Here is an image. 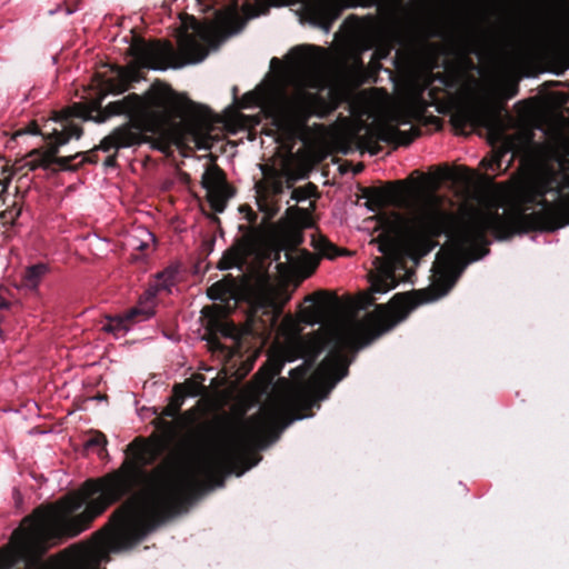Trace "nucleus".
I'll list each match as a JSON object with an SVG mask.
<instances>
[{"label":"nucleus","mask_w":569,"mask_h":569,"mask_svg":"<svg viewBox=\"0 0 569 569\" xmlns=\"http://www.w3.org/2000/svg\"><path fill=\"white\" fill-rule=\"evenodd\" d=\"M296 214H299V216H302V217H307L308 216V211L303 208H300L298 206H292V207H289L287 209V216L292 218L295 217Z\"/></svg>","instance_id":"c756f323"},{"label":"nucleus","mask_w":569,"mask_h":569,"mask_svg":"<svg viewBox=\"0 0 569 569\" xmlns=\"http://www.w3.org/2000/svg\"><path fill=\"white\" fill-rule=\"evenodd\" d=\"M274 63H279V59L278 58H272L271 64H274Z\"/></svg>","instance_id":"58836bf2"},{"label":"nucleus","mask_w":569,"mask_h":569,"mask_svg":"<svg viewBox=\"0 0 569 569\" xmlns=\"http://www.w3.org/2000/svg\"><path fill=\"white\" fill-rule=\"evenodd\" d=\"M418 136L419 130L401 131L392 124L380 122L367 131L365 141L368 151L371 154H378L381 151L380 141L396 146H408Z\"/></svg>","instance_id":"0eeeda50"},{"label":"nucleus","mask_w":569,"mask_h":569,"mask_svg":"<svg viewBox=\"0 0 569 569\" xmlns=\"http://www.w3.org/2000/svg\"><path fill=\"white\" fill-rule=\"evenodd\" d=\"M290 56L292 61L288 83L291 89H274L268 98V104L278 127L295 133L307 127L312 116L326 117L332 107L320 93L327 88L323 49L298 46L291 49Z\"/></svg>","instance_id":"20e7f679"},{"label":"nucleus","mask_w":569,"mask_h":569,"mask_svg":"<svg viewBox=\"0 0 569 569\" xmlns=\"http://www.w3.org/2000/svg\"><path fill=\"white\" fill-rule=\"evenodd\" d=\"M361 170H362V167H361V166H359V167H357V169L355 170V173H358V172H360Z\"/></svg>","instance_id":"79ce46f5"},{"label":"nucleus","mask_w":569,"mask_h":569,"mask_svg":"<svg viewBox=\"0 0 569 569\" xmlns=\"http://www.w3.org/2000/svg\"><path fill=\"white\" fill-rule=\"evenodd\" d=\"M131 322L127 319L126 313L116 317H106L101 322V330L111 333L116 338L122 337L130 329Z\"/></svg>","instance_id":"a211bd4d"},{"label":"nucleus","mask_w":569,"mask_h":569,"mask_svg":"<svg viewBox=\"0 0 569 569\" xmlns=\"http://www.w3.org/2000/svg\"><path fill=\"white\" fill-rule=\"evenodd\" d=\"M50 272L49 264L38 262L26 268L22 282L29 290H38L42 278Z\"/></svg>","instance_id":"dca6fc26"},{"label":"nucleus","mask_w":569,"mask_h":569,"mask_svg":"<svg viewBox=\"0 0 569 569\" xmlns=\"http://www.w3.org/2000/svg\"><path fill=\"white\" fill-rule=\"evenodd\" d=\"M257 218V214L254 212H251L249 216V220L252 222Z\"/></svg>","instance_id":"e433bc0d"},{"label":"nucleus","mask_w":569,"mask_h":569,"mask_svg":"<svg viewBox=\"0 0 569 569\" xmlns=\"http://www.w3.org/2000/svg\"><path fill=\"white\" fill-rule=\"evenodd\" d=\"M483 121L485 119L481 111L475 108L462 109L452 117L453 126L460 129L467 126L476 127L482 124Z\"/></svg>","instance_id":"f3484780"},{"label":"nucleus","mask_w":569,"mask_h":569,"mask_svg":"<svg viewBox=\"0 0 569 569\" xmlns=\"http://www.w3.org/2000/svg\"><path fill=\"white\" fill-rule=\"evenodd\" d=\"M453 283L455 279L449 278L438 292L427 289L397 293L389 303L376 306L366 326L326 325L307 335L290 313L278 323L284 301L274 289L266 288L253 297L244 325L212 316L207 320L203 338L210 351L227 350L226 356H261L273 333L264 356H320L325 351L326 356H347L392 330L417 307L445 296Z\"/></svg>","instance_id":"f03ea898"},{"label":"nucleus","mask_w":569,"mask_h":569,"mask_svg":"<svg viewBox=\"0 0 569 569\" xmlns=\"http://www.w3.org/2000/svg\"><path fill=\"white\" fill-rule=\"evenodd\" d=\"M281 250H284L286 263L293 272L298 273L299 276L307 278L316 270L318 261L307 250H300L293 246L287 248L284 244H282L274 254L276 261L280 259Z\"/></svg>","instance_id":"9d476101"},{"label":"nucleus","mask_w":569,"mask_h":569,"mask_svg":"<svg viewBox=\"0 0 569 569\" xmlns=\"http://www.w3.org/2000/svg\"><path fill=\"white\" fill-rule=\"evenodd\" d=\"M194 413L191 411L186 412L181 419L183 418L184 422L188 423L193 419Z\"/></svg>","instance_id":"72a5a7b5"},{"label":"nucleus","mask_w":569,"mask_h":569,"mask_svg":"<svg viewBox=\"0 0 569 569\" xmlns=\"http://www.w3.org/2000/svg\"><path fill=\"white\" fill-rule=\"evenodd\" d=\"M12 171L10 170L8 162L3 157L0 156V187L6 190L11 182Z\"/></svg>","instance_id":"bb28decb"},{"label":"nucleus","mask_w":569,"mask_h":569,"mask_svg":"<svg viewBox=\"0 0 569 569\" xmlns=\"http://www.w3.org/2000/svg\"><path fill=\"white\" fill-rule=\"evenodd\" d=\"M232 197V191L230 190H214L207 192V198L210 203V207L216 212H223L227 206V200Z\"/></svg>","instance_id":"412c9836"},{"label":"nucleus","mask_w":569,"mask_h":569,"mask_svg":"<svg viewBox=\"0 0 569 569\" xmlns=\"http://www.w3.org/2000/svg\"><path fill=\"white\" fill-rule=\"evenodd\" d=\"M273 189H274V193H277V194L280 193L282 191L281 183H277Z\"/></svg>","instance_id":"f704fd0d"},{"label":"nucleus","mask_w":569,"mask_h":569,"mask_svg":"<svg viewBox=\"0 0 569 569\" xmlns=\"http://www.w3.org/2000/svg\"><path fill=\"white\" fill-rule=\"evenodd\" d=\"M270 6H287L291 3V0H268Z\"/></svg>","instance_id":"473e14b6"},{"label":"nucleus","mask_w":569,"mask_h":569,"mask_svg":"<svg viewBox=\"0 0 569 569\" xmlns=\"http://www.w3.org/2000/svg\"><path fill=\"white\" fill-rule=\"evenodd\" d=\"M305 301L311 302L312 305L301 310L300 321L310 326L322 323L328 308L326 292L319 291L315 295L307 296Z\"/></svg>","instance_id":"9b49d317"},{"label":"nucleus","mask_w":569,"mask_h":569,"mask_svg":"<svg viewBox=\"0 0 569 569\" xmlns=\"http://www.w3.org/2000/svg\"><path fill=\"white\" fill-rule=\"evenodd\" d=\"M133 80H136L134 70L120 69L117 79L108 81V89L114 92H124Z\"/></svg>","instance_id":"aec40b11"},{"label":"nucleus","mask_w":569,"mask_h":569,"mask_svg":"<svg viewBox=\"0 0 569 569\" xmlns=\"http://www.w3.org/2000/svg\"><path fill=\"white\" fill-rule=\"evenodd\" d=\"M201 186L207 190V192L214 190H230L223 170L217 164H210L206 168L201 177Z\"/></svg>","instance_id":"2eb2a0df"},{"label":"nucleus","mask_w":569,"mask_h":569,"mask_svg":"<svg viewBox=\"0 0 569 569\" xmlns=\"http://www.w3.org/2000/svg\"><path fill=\"white\" fill-rule=\"evenodd\" d=\"M228 268H230V264H222V263L220 264V269H228Z\"/></svg>","instance_id":"ea45409f"},{"label":"nucleus","mask_w":569,"mask_h":569,"mask_svg":"<svg viewBox=\"0 0 569 569\" xmlns=\"http://www.w3.org/2000/svg\"><path fill=\"white\" fill-rule=\"evenodd\" d=\"M118 150H114V152L112 154H109L104 161H103V164L104 167H111V168H114L118 166V162H117V156H118Z\"/></svg>","instance_id":"2f4dec72"},{"label":"nucleus","mask_w":569,"mask_h":569,"mask_svg":"<svg viewBox=\"0 0 569 569\" xmlns=\"http://www.w3.org/2000/svg\"><path fill=\"white\" fill-rule=\"evenodd\" d=\"M22 214V204L14 200L13 203L6 210L0 212V223L6 229V232H16L20 227L19 218Z\"/></svg>","instance_id":"6ab92c4d"},{"label":"nucleus","mask_w":569,"mask_h":569,"mask_svg":"<svg viewBox=\"0 0 569 569\" xmlns=\"http://www.w3.org/2000/svg\"><path fill=\"white\" fill-rule=\"evenodd\" d=\"M178 278V268L173 266H169L162 271L154 274L153 280H151L146 288L148 297H154L161 292H166L170 295L172 292V288L177 284Z\"/></svg>","instance_id":"f8f14e48"},{"label":"nucleus","mask_w":569,"mask_h":569,"mask_svg":"<svg viewBox=\"0 0 569 569\" xmlns=\"http://www.w3.org/2000/svg\"><path fill=\"white\" fill-rule=\"evenodd\" d=\"M293 242H295V244L299 243L300 242V236H295Z\"/></svg>","instance_id":"4c0bfd02"},{"label":"nucleus","mask_w":569,"mask_h":569,"mask_svg":"<svg viewBox=\"0 0 569 569\" xmlns=\"http://www.w3.org/2000/svg\"><path fill=\"white\" fill-rule=\"evenodd\" d=\"M317 249L323 257H326L328 259H335L336 257L342 254V252L339 250V248L336 247L330 241H328L327 239H320L317 244Z\"/></svg>","instance_id":"393cba45"},{"label":"nucleus","mask_w":569,"mask_h":569,"mask_svg":"<svg viewBox=\"0 0 569 569\" xmlns=\"http://www.w3.org/2000/svg\"><path fill=\"white\" fill-rule=\"evenodd\" d=\"M395 284H388L387 280H380L372 284L373 291L379 293H385L389 291L391 288H393Z\"/></svg>","instance_id":"c85d7f7f"},{"label":"nucleus","mask_w":569,"mask_h":569,"mask_svg":"<svg viewBox=\"0 0 569 569\" xmlns=\"http://www.w3.org/2000/svg\"><path fill=\"white\" fill-rule=\"evenodd\" d=\"M187 396H198L197 383L192 381H187L184 386L176 385L173 388V396L171 397L170 402L163 408L161 412L162 417L176 418L180 412V409L184 403V399Z\"/></svg>","instance_id":"ddd939ff"},{"label":"nucleus","mask_w":569,"mask_h":569,"mask_svg":"<svg viewBox=\"0 0 569 569\" xmlns=\"http://www.w3.org/2000/svg\"><path fill=\"white\" fill-rule=\"evenodd\" d=\"M59 121L61 130L52 132L54 146L28 154L30 170L57 166L53 171H77L84 163H97L99 150L148 142L147 133L156 136L152 148L161 152L189 142L200 150L213 144L209 119L193 101L164 83L152 84L143 96L128 94L104 109L97 103H73L62 109Z\"/></svg>","instance_id":"f257e3e1"},{"label":"nucleus","mask_w":569,"mask_h":569,"mask_svg":"<svg viewBox=\"0 0 569 569\" xmlns=\"http://www.w3.org/2000/svg\"><path fill=\"white\" fill-rule=\"evenodd\" d=\"M500 90L503 99L506 100L516 97L519 92L518 80L511 79L502 82Z\"/></svg>","instance_id":"a878e982"},{"label":"nucleus","mask_w":569,"mask_h":569,"mask_svg":"<svg viewBox=\"0 0 569 569\" xmlns=\"http://www.w3.org/2000/svg\"><path fill=\"white\" fill-rule=\"evenodd\" d=\"M61 111H62V110L54 112V117H53V118H51V119H49V120L47 121V123L44 124V128H46V129H47L51 123L59 124V126H60V128H56V127H53L50 131H48V130H47V131H41V130L39 129V127H38V124H37V123H31V124H30V128H29V132H30V133H32V134H38V133H40V134H41V136H43L47 140H49V141H50V147H49L48 149H51V148L54 146V143H56V137H54V134L52 133V132L54 131V129H56V130H58V131H59V130H61V123H60V121H59V116H60V112H61Z\"/></svg>","instance_id":"4be33fe9"},{"label":"nucleus","mask_w":569,"mask_h":569,"mask_svg":"<svg viewBox=\"0 0 569 569\" xmlns=\"http://www.w3.org/2000/svg\"><path fill=\"white\" fill-rule=\"evenodd\" d=\"M440 232V219L436 211L425 210L398 226L397 240L406 253L415 260L428 254L437 243L433 237Z\"/></svg>","instance_id":"423d86ee"},{"label":"nucleus","mask_w":569,"mask_h":569,"mask_svg":"<svg viewBox=\"0 0 569 569\" xmlns=\"http://www.w3.org/2000/svg\"><path fill=\"white\" fill-rule=\"evenodd\" d=\"M403 181L398 180L383 187L367 188L363 197L368 200L369 209H380L386 206H400L405 200Z\"/></svg>","instance_id":"1a4fd4ad"},{"label":"nucleus","mask_w":569,"mask_h":569,"mask_svg":"<svg viewBox=\"0 0 569 569\" xmlns=\"http://www.w3.org/2000/svg\"><path fill=\"white\" fill-rule=\"evenodd\" d=\"M283 267H284V263H281V262H280V263H278V268H279V269H282Z\"/></svg>","instance_id":"37998d69"},{"label":"nucleus","mask_w":569,"mask_h":569,"mask_svg":"<svg viewBox=\"0 0 569 569\" xmlns=\"http://www.w3.org/2000/svg\"><path fill=\"white\" fill-rule=\"evenodd\" d=\"M316 193L317 187L313 183L309 182L303 187L295 188L291 192V199L296 200L297 202H302L316 196Z\"/></svg>","instance_id":"b1692460"},{"label":"nucleus","mask_w":569,"mask_h":569,"mask_svg":"<svg viewBox=\"0 0 569 569\" xmlns=\"http://www.w3.org/2000/svg\"><path fill=\"white\" fill-rule=\"evenodd\" d=\"M243 99H244V100H247V99H248V100H249V99L251 100V99H252V94H244Z\"/></svg>","instance_id":"a19ab883"},{"label":"nucleus","mask_w":569,"mask_h":569,"mask_svg":"<svg viewBox=\"0 0 569 569\" xmlns=\"http://www.w3.org/2000/svg\"><path fill=\"white\" fill-rule=\"evenodd\" d=\"M512 212L472 208L456 226L452 242L469 261L489 253L487 232L498 240L531 231L552 232L569 224V178L553 169L535 171L511 190Z\"/></svg>","instance_id":"7ed1b4c3"},{"label":"nucleus","mask_w":569,"mask_h":569,"mask_svg":"<svg viewBox=\"0 0 569 569\" xmlns=\"http://www.w3.org/2000/svg\"><path fill=\"white\" fill-rule=\"evenodd\" d=\"M157 299L154 297H148L147 290L140 296L137 306L129 309L126 313L127 319L130 320L131 325L147 321L152 318L156 313Z\"/></svg>","instance_id":"4468645a"},{"label":"nucleus","mask_w":569,"mask_h":569,"mask_svg":"<svg viewBox=\"0 0 569 569\" xmlns=\"http://www.w3.org/2000/svg\"><path fill=\"white\" fill-rule=\"evenodd\" d=\"M213 24H199L193 33H183L178 40V50L169 41H146L133 37L129 52L140 68L152 70L178 69L190 63L201 62L207 56L206 43L216 37Z\"/></svg>","instance_id":"39448f33"},{"label":"nucleus","mask_w":569,"mask_h":569,"mask_svg":"<svg viewBox=\"0 0 569 569\" xmlns=\"http://www.w3.org/2000/svg\"><path fill=\"white\" fill-rule=\"evenodd\" d=\"M341 11L342 7L338 0H306L303 2V12L309 22L327 32Z\"/></svg>","instance_id":"6e6552de"},{"label":"nucleus","mask_w":569,"mask_h":569,"mask_svg":"<svg viewBox=\"0 0 569 569\" xmlns=\"http://www.w3.org/2000/svg\"><path fill=\"white\" fill-rule=\"evenodd\" d=\"M481 164L485 166L488 170H491V171H496L498 169H500V159H492L490 161H487V160H482L481 161Z\"/></svg>","instance_id":"7c9ffc66"},{"label":"nucleus","mask_w":569,"mask_h":569,"mask_svg":"<svg viewBox=\"0 0 569 569\" xmlns=\"http://www.w3.org/2000/svg\"><path fill=\"white\" fill-rule=\"evenodd\" d=\"M379 250H380V252L386 253L387 252L386 244H380Z\"/></svg>","instance_id":"c9c22d12"},{"label":"nucleus","mask_w":569,"mask_h":569,"mask_svg":"<svg viewBox=\"0 0 569 569\" xmlns=\"http://www.w3.org/2000/svg\"><path fill=\"white\" fill-rule=\"evenodd\" d=\"M223 31L231 36L240 32L244 26L246 20L238 14L226 16L220 21Z\"/></svg>","instance_id":"5701e85b"},{"label":"nucleus","mask_w":569,"mask_h":569,"mask_svg":"<svg viewBox=\"0 0 569 569\" xmlns=\"http://www.w3.org/2000/svg\"><path fill=\"white\" fill-rule=\"evenodd\" d=\"M106 445H107V438L101 432H93L86 440L87 448L101 447L102 449H104Z\"/></svg>","instance_id":"cd10ccee"}]
</instances>
